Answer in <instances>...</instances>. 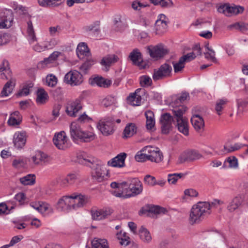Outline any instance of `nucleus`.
<instances>
[{
    "label": "nucleus",
    "mask_w": 248,
    "mask_h": 248,
    "mask_svg": "<svg viewBox=\"0 0 248 248\" xmlns=\"http://www.w3.org/2000/svg\"><path fill=\"white\" fill-rule=\"evenodd\" d=\"M145 184L150 186H154L156 185V180L155 177L150 175H146L144 178Z\"/></svg>",
    "instance_id": "53"
},
{
    "label": "nucleus",
    "mask_w": 248,
    "mask_h": 248,
    "mask_svg": "<svg viewBox=\"0 0 248 248\" xmlns=\"http://www.w3.org/2000/svg\"><path fill=\"white\" fill-rule=\"evenodd\" d=\"M137 127L134 123H129L125 127L123 131V138L127 139L133 136L137 133Z\"/></svg>",
    "instance_id": "27"
},
{
    "label": "nucleus",
    "mask_w": 248,
    "mask_h": 248,
    "mask_svg": "<svg viewBox=\"0 0 248 248\" xmlns=\"http://www.w3.org/2000/svg\"><path fill=\"white\" fill-rule=\"evenodd\" d=\"M140 83L141 86L143 87H147L151 85L152 80L150 77L144 75L140 77Z\"/></svg>",
    "instance_id": "47"
},
{
    "label": "nucleus",
    "mask_w": 248,
    "mask_h": 248,
    "mask_svg": "<svg viewBox=\"0 0 248 248\" xmlns=\"http://www.w3.org/2000/svg\"><path fill=\"white\" fill-rule=\"evenodd\" d=\"M92 248H109L106 239L94 238L91 242Z\"/></svg>",
    "instance_id": "32"
},
{
    "label": "nucleus",
    "mask_w": 248,
    "mask_h": 248,
    "mask_svg": "<svg viewBox=\"0 0 248 248\" xmlns=\"http://www.w3.org/2000/svg\"><path fill=\"white\" fill-rule=\"evenodd\" d=\"M26 142V134L24 132H16L14 136L13 142L17 148H22Z\"/></svg>",
    "instance_id": "21"
},
{
    "label": "nucleus",
    "mask_w": 248,
    "mask_h": 248,
    "mask_svg": "<svg viewBox=\"0 0 248 248\" xmlns=\"http://www.w3.org/2000/svg\"><path fill=\"white\" fill-rule=\"evenodd\" d=\"M242 146L238 143H235L233 145H229L227 143L224 146L223 150H221V154H226L229 153L234 152L240 149Z\"/></svg>",
    "instance_id": "37"
},
{
    "label": "nucleus",
    "mask_w": 248,
    "mask_h": 248,
    "mask_svg": "<svg viewBox=\"0 0 248 248\" xmlns=\"http://www.w3.org/2000/svg\"><path fill=\"white\" fill-rule=\"evenodd\" d=\"M148 153L144 151V148L142 150L138 152L135 156V158L137 161L144 162L148 160Z\"/></svg>",
    "instance_id": "43"
},
{
    "label": "nucleus",
    "mask_w": 248,
    "mask_h": 248,
    "mask_svg": "<svg viewBox=\"0 0 248 248\" xmlns=\"http://www.w3.org/2000/svg\"><path fill=\"white\" fill-rule=\"evenodd\" d=\"M188 97H189V93L186 92H183L181 94L177 97L176 102L177 103H183L186 100Z\"/></svg>",
    "instance_id": "64"
},
{
    "label": "nucleus",
    "mask_w": 248,
    "mask_h": 248,
    "mask_svg": "<svg viewBox=\"0 0 248 248\" xmlns=\"http://www.w3.org/2000/svg\"><path fill=\"white\" fill-rule=\"evenodd\" d=\"M46 82L48 86L54 87L57 83V78L53 75L47 76L46 78Z\"/></svg>",
    "instance_id": "52"
},
{
    "label": "nucleus",
    "mask_w": 248,
    "mask_h": 248,
    "mask_svg": "<svg viewBox=\"0 0 248 248\" xmlns=\"http://www.w3.org/2000/svg\"><path fill=\"white\" fill-rule=\"evenodd\" d=\"M10 41V36L6 33H0V46L6 44Z\"/></svg>",
    "instance_id": "58"
},
{
    "label": "nucleus",
    "mask_w": 248,
    "mask_h": 248,
    "mask_svg": "<svg viewBox=\"0 0 248 248\" xmlns=\"http://www.w3.org/2000/svg\"><path fill=\"white\" fill-rule=\"evenodd\" d=\"M155 5H159L162 7H168L172 5L171 0H149Z\"/></svg>",
    "instance_id": "41"
},
{
    "label": "nucleus",
    "mask_w": 248,
    "mask_h": 248,
    "mask_svg": "<svg viewBox=\"0 0 248 248\" xmlns=\"http://www.w3.org/2000/svg\"><path fill=\"white\" fill-rule=\"evenodd\" d=\"M68 196L73 209L83 207L87 202V198L84 195L75 193Z\"/></svg>",
    "instance_id": "13"
},
{
    "label": "nucleus",
    "mask_w": 248,
    "mask_h": 248,
    "mask_svg": "<svg viewBox=\"0 0 248 248\" xmlns=\"http://www.w3.org/2000/svg\"><path fill=\"white\" fill-rule=\"evenodd\" d=\"M147 51L151 57L155 60L164 57L168 52L167 49L162 44L155 46H150L147 47Z\"/></svg>",
    "instance_id": "10"
},
{
    "label": "nucleus",
    "mask_w": 248,
    "mask_h": 248,
    "mask_svg": "<svg viewBox=\"0 0 248 248\" xmlns=\"http://www.w3.org/2000/svg\"><path fill=\"white\" fill-rule=\"evenodd\" d=\"M77 55L79 57V54L87 56L89 53V49L85 43H80L77 48Z\"/></svg>",
    "instance_id": "42"
},
{
    "label": "nucleus",
    "mask_w": 248,
    "mask_h": 248,
    "mask_svg": "<svg viewBox=\"0 0 248 248\" xmlns=\"http://www.w3.org/2000/svg\"><path fill=\"white\" fill-rule=\"evenodd\" d=\"M139 233L140 239L145 243H149L152 239L150 232L148 230L141 226L139 231Z\"/></svg>",
    "instance_id": "34"
},
{
    "label": "nucleus",
    "mask_w": 248,
    "mask_h": 248,
    "mask_svg": "<svg viewBox=\"0 0 248 248\" xmlns=\"http://www.w3.org/2000/svg\"><path fill=\"white\" fill-rule=\"evenodd\" d=\"M93 64V61H87L80 67V69L83 73H86Z\"/></svg>",
    "instance_id": "57"
},
{
    "label": "nucleus",
    "mask_w": 248,
    "mask_h": 248,
    "mask_svg": "<svg viewBox=\"0 0 248 248\" xmlns=\"http://www.w3.org/2000/svg\"><path fill=\"white\" fill-rule=\"evenodd\" d=\"M33 86L32 83H30L25 85L23 88L20 90L16 94L17 97H19L22 95H27L30 93V89Z\"/></svg>",
    "instance_id": "46"
},
{
    "label": "nucleus",
    "mask_w": 248,
    "mask_h": 248,
    "mask_svg": "<svg viewBox=\"0 0 248 248\" xmlns=\"http://www.w3.org/2000/svg\"><path fill=\"white\" fill-rule=\"evenodd\" d=\"M203 239L207 241L212 242L221 237L220 234L215 231H205L202 232Z\"/></svg>",
    "instance_id": "31"
},
{
    "label": "nucleus",
    "mask_w": 248,
    "mask_h": 248,
    "mask_svg": "<svg viewBox=\"0 0 248 248\" xmlns=\"http://www.w3.org/2000/svg\"><path fill=\"white\" fill-rule=\"evenodd\" d=\"M187 110L185 106H181L172 110L173 116L169 113L161 115L159 122L161 124V132L163 134H168L171 130L173 123L181 133L187 136L188 135V120L183 115Z\"/></svg>",
    "instance_id": "1"
},
{
    "label": "nucleus",
    "mask_w": 248,
    "mask_h": 248,
    "mask_svg": "<svg viewBox=\"0 0 248 248\" xmlns=\"http://www.w3.org/2000/svg\"><path fill=\"white\" fill-rule=\"evenodd\" d=\"M145 115L146 118V128L148 129H152L155 124L154 113L149 110L145 112Z\"/></svg>",
    "instance_id": "33"
},
{
    "label": "nucleus",
    "mask_w": 248,
    "mask_h": 248,
    "mask_svg": "<svg viewBox=\"0 0 248 248\" xmlns=\"http://www.w3.org/2000/svg\"><path fill=\"white\" fill-rule=\"evenodd\" d=\"M26 163L23 159H15L13 161V166L16 168H19L25 166Z\"/></svg>",
    "instance_id": "61"
},
{
    "label": "nucleus",
    "mask_w": 248,
    "mask_h": 248,
    "mask_svg": "<svg viewBox=\"0 0 248 248\" xmlns=\"http://www.w3.org/2000/svg\"><path fill=\"white\" fill-rule=\"evenodd\" d=\"M77 179V175L75 174L70 173L65 177L59 179L60 185L63 187H67L73 184Z\"/></svg>",
    "instance_id": "23"
},
{
    "label": "nucleus",
    "mask_w": 248,
    "mask_h": 248,
    "mask_svg": "<svg viewBox=\"0 0 248 248\" xmlns=\"http://www.w3.org/2000/svg\"><path fill=\"white\" fill-rule=\"evenodd\" d=\"M39 154L40 159V163L42 162L44 164H46L50 162L51 161L50 158L46 154L42 152H39Z\"/></svg>",
    "instance_id": "59"
},
{
    "label": "nucleus",
    "mask_w": 248,
    "mask_h": 248,
    "mask_svg": "<svg viewBox=\"0 0 248 248\" xmlns=\"http://www.w3.org/2000/svg\"><path fill=\"white\" fill-rule=\"evenodd\" d=\"M227 102V99L225 98L218 99L217 101L215 106V110L218 115H221V111Z\"/></svg>",
    "instance_id": "39"
},
{
    "label": "nucleus",
    "mask_w": 248,
    "mask_h": 248,
    "mask_svg": "<svg viewBox=\"0 0 248 248\" xmlns=\"http://www.w3.org/2000/svg\"><path fill=\"white\" fill-rule=\"evenodd\" d=\"M129 58L135 65H140V62L142 61V54L138 48L134 49L130 52Z\"/></svg>",
    "instance_id": "28"
},
{
    "label": "nucleus",
    "mask_w": 248,
    "mask_h": 248,
    "mask_svg": "<svg viewBox=\"0 0 248 248\" xmlns=\"http://www.w3.org/2000/svg\"><path fill=\"white\" fill-rule=\"evenodd\" d=\"M228 9L229 13V16H231L232 14H238L243 12L244 9L243 7L240 6H231L228 4Z\"/></svg>",
    "instance_id": "44"
},
{
    "label": "nucleus",
    "mask_w": 248,
    "mask_h": 248,
    "mask_svg": "<svg viewBox=\"0 0 248 248\" xmlns=\"http://www.w3.org/2000/svg\"><path fill=\"white\" fill-rule=\"evenodd\" d=\"M124 187L128 186L129 191L131 193L126 194L124 196V198H127L134 197L141 193L142 191V186L140 181L136 178H133L127 182L122 183Z\"/></svg>",
    "instance_id": "6"
},
{
    "label": "nucleus",
    "mask_w": 248,
    "mask_h": 248,
    "mask_svg": "<svg viewBox=\"0 0 248 248\" xmlns=\"http://www.w3.org/2000/svg\"><path fill=\"white\" fill-rule=\"evenodd\" d=\"M78 161L79 163L92 168V177L94 181L101 182L107 179L108 170L101 161L85 154L78 156Z\"/></svg>",
    "instance_id": "2"
},
{
    "label": "nucleus",
    "mask_w": 248,
    "mask_h": 248,
    "mask_svg": "<svg viewBox=\"0 0 248 248\" xmlns=\"http://www.w3.org/2000/svg\"><path fill=\"white\" fill-rule=\"evenodd\" d=\"M20 183L23 185H32L35 182V176L34 174H28L20 179Z\"/></svg>",
    "instance_id": "38"
},
{
    "label": "nucleus",
    "mask_w": 248,
    "mask_h": 248,
    "mask_svg": "<svg viewBox=\"0 0 248 248\" xmlns=\"http://www.w3.org/2000/svg\"><path fill=\"white\" fill-rule=\"evenodd\" d=\"M28 29L27 32L29 37V42L30 44H32L36 41L37 39L35 34L33 28L32 23L31 20H29L27 22Z\"/></svg>",
    "instance_id": "36"
},
{
    "label": "nucleus",
    "mask_w": 248,
    "mask_h": 248,
    "mask_svg": "<svg viewBox=\"0 0 248 248\" xmlns=\"http://www.w3.org/2000/svg\"><path fill=\"white\" fill-rule=\"evenodd\" d=\"M114 120L110 119L104 121H100L97 127L101 133L105 136L112 134L113 133Z\"/></svg>",
    "instance_id": "16"
},
{
    "label": "nucleus",
    "mask_w": 248,
    "mask_h": 248,
    "mask_svg": "<svg viewBox=\"0 0 248 248\" xmlns=\"http://www.w3.org/2000/svg\"><path fill=\"white\" fill-rule=\"evenodd\" d=\"M115 99L111 96H108L104 99L102 101V104L105 107H108L114 103Z\"/></svg>",
    "instance_id": "54"
},
{
    "label": "nucleus",
    "mask_w": 248,
    "mask_h": 248,
    "mask_svg": "<svg viewBox=\"0 0 248 248\" xmlns=\"http://www.w3.org/2000/svg\"><path fill=\"white\" fill-rule=\"evenodd\" d=\"M185 175V174L182 173L169 174L168 175V181L170 184H175L179 179Z\"/></svg>",
    "instance_id": "40"
},
{
    "label": "nucleus",
    "mask_w": 248,
    "mask_h": 248,
    "mask_svg": "<svg viewBox=\"0 0 248 248\" xmlns=\"http://www.w3.org/2000/svg\"><path fill=\"white\" fill-rule=\"evenodd\" d=\"M167 212V210L164 208L152 205H147L142 209V213H148V216H150V213L156 215L161 213L165 214Z\"/></svg>",
    "instance_id": "20"
},
{
    "label": "nucleus",
    "mask_w": 248,
    "mask_h": 248,
    "mask_svg": "<svg viewBox=\"0 0 248 248\" xmlns=\"http://www.w3.org/2000/svg\"><path fill=\"white\" fill-rule=\"evenodd\" d=\"M191 124L195 129L198 132L202 131L204 127L203 119L199 114H194L191 118Z\"/></svg>",
    "instance_id": "18"
},
{
    "label": "nucleus",
    "mask_w": 248,
    "mask_h": 248,
    "mask_svg": "<svg viewBox=\"0 0 248 248\" xmlns=\"http://www.w3.org/2000/svg\"><path fill=\"white\" fill-rule=\"evenodd\" d=\"M148 94L145 90L143 89H138L135 92L131 93L127 97V101L133 106H140L142 101V96L143 98H147ZM144 99V98H143Z\"/></svg>",
    "instance_id": "9"
},
{
    "label": "nucleus",
    "mask_w": 248,
    "mask_h": 248,
    "mask_svg": "<svg viewBox=\"0 0 248 248\" xmlns=\"http://www.w3.org/2000/svg\"><path fill=\"white\" fill-rule=\"evenodd\" d=\"M48 95L46 91L43 88H40L37 92L36 103L38 105L45 104L48 100Z\"/></svg>",
    "instance_id": "30"
},
{
    "label": "nucleus",
    "mask_w": 248,
    "mask_h": 248,
    "mask_svg": "<svg viewBox=\"0 0 248 248\" xmlns=\"http://www.w3.org/2000/svg\"><path fill=\"white\" fill-rule=\"evenodd\" d=\"M53 141L56 147L60 150H65L69 147L67 138L64 131H61L55 134Z\"/></svg>",
    "instance_id": "14"
},
{
    "label": "nucleus",
    "mask_w": 248,
    "mask_h": 248,
    "mask_svg": "<svg viewBox=\"0 0 248 248\" xmlns=\"http://www.w3.org/2000/svg\"><path fill=\"white\" fill-rule=\"evenodd\" d=\"M22 117L18 111H15L11 113L7 123L9 125L16 126L20 124Z\"/></svg>",
    "instance_id": "25"
},
{
    "label": "nucleus",
    "mask_w": 248,
    "mask_h": 248,
    "mask_svg": "<svg viewBox=\"0 0 248 248\" xmlns=\"http://www.w3.org/2000/svg\"><path fill=\"white\" fill-rule=\"evenodd\" d=\"M217 11L218 12L220 13H223L226 16H229V13H228V4L226 3L223 5H220L217 9Z\"/></svg>",
    "instance_id": "63"
},
{
    "label": "nucleus",
    "mask_w": 248,
    "mask_h": 248,
    "mask_svg": "<svg viewBox=\"0 0 248 248\" xmlns=\"http://www.w3.org/2000/svg\"><path fill=\"white\" fill-rule=\"evenodd\" d=\"M227 161L229 163V167L230 168H236L238 166L237 159L235 156L232 158L229 157L227 158Z\"/></svg>",
    "instance_id": "62"
},
{
    "label": "nucleus",
    "mask_w": 248,
    "mask_h": 248,
    "mask_svg": "<svg viewBox=\"0 0 248 248\" xmlns=\"http://www.w3.org/2000/svg\"><path fill=\"white\" fill-rule=\"evenodd\" d=\"M126 154L121 153L108 162V165L113 167L122 168L124 166V160L126 157Z\"/></svg>",
    "instance_id": "17"
},
{
    "label": "nucleus",
    "mask_w": 248,
    "mask_h": 248,
    "mask_svg": "<svg viewBox=\"0 0 248 248\" xmlns=\"http://www.w3.org/2000/svg\"><path fill=\"white\" fill-rule=\"evenodd\" d=\"M172 70V67L170 64L167 63H163L158 69H154L153 79L156 81L170 78L171 76Z\"/></svg>",
    "instance_id": "7"
},
{
    "label": "nucleus",
    "mask_w": 248,
    "mask_h": 248,
    "mask_svg": "<svg viewBox=\"0 0 248 248\" xmlns=\"http://www.w3.org/2000/svg\"><path fill=\"white\" fill-rule=\"evenodd\" d=\"M174 72L176 73L180 72L185 67V62L180 58L178 62H172Z\"/></svg>",
    "instance_id": "45"
},
{
    "label": "nucleus",
    "mask_w": 248,
    "mask_h": 248,
    "mask_svg": "<svg viewBox=\"0 0 248 248\" xmlns=\"http://www.w3.org/2000/svg\"><path fill=\"white\" fill-rule=\"evenodd\" d=\"M241 203V198L240 197L236 196L229 203L227 209L231 212H233L240 206Z\"/></svg>",
    "instance_id": "35"
},
{
    "label": "nucleus",
    "mask_w": 248,
    "mask_h": 248,
    "mask_svg": "<svg viewBox=\"0 0 248 248\" xmlns=\"http://www.w3.org/2000/svg\"><path fill=\"white\" fill-rule=\"evenodd\" d=\"M208 50L209 52H204V54L205 55V58H208V55H210V60L212 62H217V59L215 57V52L214 51V50H213L210 47H209V48H208Z\"/></svg>",
    "instance_id": "55"
},
{
    "label": "nucleus",
    "mask_w": 248,
    "mask_h": 248,
    "mask_svg": "<svg viewBox=\"0 0 248 248\" xmlns=\"http://www.w3.org/2000/svg\"><path fill=\"white\" fill-rule=\"evenodd\" d=\"M111 81L108 79H105L102 77H97L93 78L91 82L93 85H96L104 88H108L111 84Z\"/></svg>",
    "instance_id": "26"
},
{
    "label": "nucleus",
    "mask_w": 248,
    "mask_h": 248,
    "mask_svg": "<svg viewBox=\"0 0 248 248\" xmlns=\"http://www.w3.org/2000/svg\"><path fill=\"white\" fill-rule=\"evenodd\" d=\"M144 151L148 153V160L155 163H159L163 160V154L158 148L148 146L144 147Z\"/></svg>",
    "instance_id": "11"
},
{
    "label": "nucleus",
    "mask_w": 248,
    "mask_h": 248,
    "mask_svg": "<svg viewBox=\"0 0 248 248\" xmlns=\"http://www.w3.org/2000/svg\"><path fill=\"white\" fill-rule=\"evenodd\" d=\"M220 200H214L211 202H199L194 205L190 212L189 220L191 224L199 223L211 213V209L215 208L217 205L222 204Z\"/></svg>",
    "instance_id": "3"
},
{
    "label": "nucleus",
    "mask_w": 248,
    "mask_h": 248,
    "mask_svg": "<svg viewBox=\"0 0 248 248\" xmlns=\"http://www.w3.org/2000/svg\"><path fill=\"white\" fill-rule=\"evenodd\" d=\"M82 108L81 100L77 98L69 102L66 106V112L70 117H76L77 113Z\"/></svg>",
    "instance_id": "15"
},
{
    "label": "nucleus",
    "mask_w": 248,
    "mask_h": 248,
    "mask_svg": "<svg viewBox=\"0 0 248 248\" xmlns=\"http://www.w3.org/2000/svg\"><path fill=\"white\" fill-rule=\"evenodd\" d=\"M0 78L9 80L4 85L1 92V96H7L12 93L16 83V79L13 77L12 72L9 66V62L3 60L0 65Z\"/></svg>",
    "instance_id": "4"
},
{
    "label": "nucleus",
    "mask_w": 248,
    "mask_h": 248,
    "mask_svg": "<svg viewBox=\"0 0 248 248\" xmlns=\"http://www.w3.org/2000/svg\"><path fill=\"white\" fill-rule=\"evenodd\" d=\"M195 58V53L194 52L187 53V54L184 55L181 57V59L185 63L186 62H190L191 61L194 60Z\"/></svg>",
    "instance_id": "60"
},
{
    "label": "nucleus",
    "mask_w": 248,
    "mask_h": 248,
    "mask_svg": "<svg viewBox=\"0 0 248 248\" xmlns=\"http://www.w3.org/2000/svg\"><path fill=\"white\" fill-rule=\"evenodd\" d=\"M64 81L71 86H78L83 82V76L77 70H71L65 75Z\"/></svg>",
    "instance_id": "8"
},
{
    "label": "nucleus",
    "mask_w": 248,
    "mask_h": 248,
    "mask_svg": "<svg viewBox=\"0 0 248 248\" xmlns=\"http://www.w3.org/2000/svg\"><path fill=\"white\" fill-rule=\"evenodd\" d=\"M61 52L54 51L48 58H46L44 61L40 62L37 65L38 68H44L48 64L55 62L61 54Z\"/></svg>",
    "instance_id": "22"
},
{
    "label": "nucleus",
    "mask_w": 248,
    "mask_h": 248,
    "mask_svg": "<svg viewBox=\"0 0 248 248\" xmlns=\"http://www.w3.org/2000/svg\"><path fill=\"white\" fill-rule=\"evenodd\" d=\"M110 210H92L91 214L92 218L93 220H99L106 218L108 216L111 214Z\"/></svg>",
    "instance_id": "24"
},
{
    "label": "nucleus",
    "mask_w": 248,
    "mask_h": 248,
    "mask_svg": "<svg viewBox=\"0 0 248 248\" xmlns=\"http://www.w3.org/2000/svg\"><path fill=\"white\" fill-rule=\"evenodd\" d=\"M70 134L73 139H80L84 142L90 141L94 139V135L92 132L83 131L76 123H72L71 124Z\"/></svg>",
    "instance_id": "5"
},
{
    "label": "nucleus",
    "mask_w": 248,
    "mask_h": 248,
    "mask_svg": "<svg viewBox=\"0 0 248 248\" xmlns=\"http://www.w3.org/2000/svg\"><path fill=\"white\" fill-rule=\"evenodd\" d=\"M56 208L60 211H65L71 209L72 208L69 196H63L59 199L57 203Z\"/></svg>",
    "instance_id": "19"
},
{
    "label": "nucleus",
    "mask_w": 248,
    "mask_h": 248,
    "mask_svg": "<svg viewBox=\"0 0 248 248\" xmlns=\"http://www.w3.org/2000/svg\"><path fill=\"white\" fill-rule=\"evenodd\" d=\"M12 18H7V17H4L0 21V29L10 28L12 26Z\"/></svg>",
    "instance_id": "48"
},
{
    "label": "nucleus",
    "mask_w": 248,
    "mask_h": 248,
    "mask_svg": "<svg viewBox=\"0 0 248 248\" xmlns=\"http://www.w3.org/2000/svg\"><path fill=\"white\" fill-rule=\"evenodd\" d=\"M38 3L40 6L47 7H57L60 4H56V2H52L51 0H37Z\"/></svg>",
    "instance_id": "49"
},
{
    "label": "nucleus",
    "mask_w": 248,
    "mask_h": 248,
    "mask_svg": "<svg viewBox=\"0 0 248 248\" xmlns=\"http://www.w3.org/2000/svg\"><path fill=\"white\" fill-rule=\"evenodd\" d=\"M121 233H122V232H120L119 233H117V238L118 239L120 240V244L121 245H122V246L124 245V246H126L128 245L130 243V241H129V240H128L129 238L128 237H127V238H126L125 232H124L123 234L124 238L121 237L120 236L121 235Z\"/></svg>",
    "instance_id": "51"
},
{
    "label": "nucleus",
    "mask_w": 248,
    "mask_h": 248,
    "mask_svg": "<svg viewBox=\"0 0 248 248\" xmlns=\"http://www.w3.org/2000/svg\"><path fill=\"white\" fill-rule=\"evenodd\" d=\"M232 27L236 29L239 30L241 31H245L248 30V24H246L244 23H236L232 25Z\"/></svg>",
    "instance_id": "56"
},
{
    "label": "nucleus",
    "mask_w": 248,
    "mask_h": 248,
    "mask_svg": "<svg viewBox=\"0 0 248 248\" xmlns=\"http://www.w3.org/2000/svg\"><path fill=\"white\" fill-rule=\"evenodd\" d=\"M202 155L199 152L194 149L185 151L179 157L180 163L193 162L201 158Z\"/></svg>",
    "instance_id": "12"
},
{
    "label": "nucleus",
    "mask_w": 248,
    "mask_h": 248,
    "mask_svg": "<svg viewBox=\"0 0 248 248\" xmlns=\"http://www.w3.org/2000/svg\"><path fill=\"white\" fill-rule=\"evenodd\" d=\"M167 24V21H164L163 22L159 21H156L155 24L156 30L160 31L161 32H164L168 27Z\"/></svg>",
    "instance_id": "50"
},
{
    "label": "nucleus",
    "mask_w": 248,
    "mask_h": 248,
    "mask_svg": "<svg viewBox=\"0 0 248 248\" xmlns=\"http://www.w3.org/2000/svg\"><path fill=\"white\" fill-rule=\"evenodd\" d=\"M118 60L119 58L117 56L114 54L108 55L102 59L101 64L107 68L109 67L111 64L118 62Z\"/></svg>",
    "instance_id": "29"
}]
</instances>
